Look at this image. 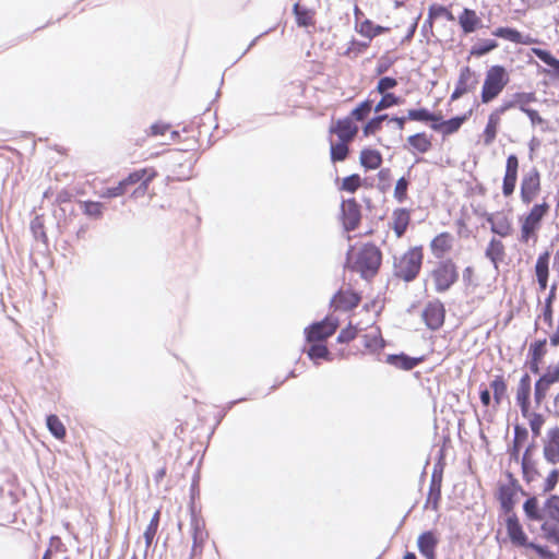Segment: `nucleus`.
I'll list each match as a JSON object with an SVG mask.
<instances>
[{
    "label": "nucleus",
    "mask_w": 559,
    "mask_h": 559,
    "mask_svg": "<svg viewBox=\"0 0 559 559\" xmlns=\"http://www.w3.org/2000/svg\"><path fill=\"white\" fill-rule=\"evenodd\" d=\"M441 17H444L448 21H454L455 20L452 11L449 8H447V7L442 5V4H438V3L431 4L428 8V14H427L426 23L429 24L430 27H432L435 21L438 20V19H441Z\"/></svg>",
    "instance_id": "obj_40"
},
{
    "label": "nucleus",
    "mask_w": 559,
    "mask_h": 559,
    "mask_svg": "<svg viewBox=\"0 0 559 559\" xmlns=\"http://www.w3.org/2000/svg\"><path fill=\"white\" fill-rule=\"evenodd\" d=\"M361 301V296L347 288L340 289L332 298L331 306L334 310L349 311L356 308Z\"/></svg>",
    "instance_id": "obj_20"
},
{
    "label": "nucleus",
    "mask_w": 559,
    "mask_h": 559,
    "mask_svg": "<svg viewBox=\"0 0 559 559\" xmlns=\"http://www.w3.org/2000/svg\"><path fill=\"white\" fill-rule=\"evenodd\" d=\"M487 222L490 224V230L495 235L506 238L512 234V223L508 217H503L502 219L495 222L492 215H489L487 217Z\"/></svg>",
    "instance_id": "obj_42"
},
{
    "label": "nucleus",
    "mask_w": 559,
    "mask_h": 559,
    "mask_svg": "<svg viewBox=\"0 0 559 559\" xmlns=\"http://www.w3.org/2000/svg\"><path fill=\"white\" fill-rule=\"evenodd\" d=\"M521 415L527 420L533 437H539L546 423V416L542 413L535 412L532 406L521 409Z\"/></svg>",
    "instance_id": "obj_33"
},
{
    "label": "nucleus",
    "mask_w": 559,
    "mask_h": 559,
    "mask_svg": "<svg viewBox=\"0 0 559 559\" xmlns=\"http://www.w3.org/2000/svg\"><path fill=\"white\" fill-rule=\"evenodd\" d=\"M474 71L469 67H463L460 70L455 88L451 94V100H456L475 88L476 80Z\"/></svg>",
    "instance_id": "obj_21"
},
{
    "label": "nucleus",
    "mask_w": 559,
    "mask_h": 559,
    "mask_svg": "<svg viewBox=\"0 0 559 559\" xmlns=\"http://www.w3.org/2000/svg\"><path fill=\"white\" fill-rule=\"evenodd\" d=\"M518 492V486L514 480L509 484L501 485L498 490V500L501 504L502 510L509 515L512 514V510L515 506V496Z\"/></svg>",
    "instance_id": "obj_29"
},
{
    "label": "nucleus",
    "mask_w": 559,
    "mask_h": 559,
    "mask_svg": "<svg viewBox=\"0 0 559 559\" xmlns=\"http://www.w3.org/2000/svg\"><path fill=\"white\" fill-rule=\"evenodd\" d=\"M454 241V236L449 231H442L436 235L429 243L432 255L437 259H441L449 254L453 250Z\"/></svg>",
    "instance_id": "obj_22"
},
{
    "label": "nucleus",
    "mask_w": 559,
    "mask_h": 559,
    "mask_svg": "<svg viewBox=\"0 0 559 559\" xmlns=\"http://www.w3.org/2000/svg\"><path fill=\"white\" fill-rule=\"evenodd\" d=\"M340 326V320L333 314L326 316L323 320L317 321L305 328L304 353L316 365L320 360L332 361V354L328 347L329 338L334 335Z\"/></svg>",
    "instance_id": "obj_1"
},
{
    "label": "nucleus",
    "mask_w": 559,
    "mask_h": 559,
    "mask_svg": "<svg viewBox=\"0 0 559 559\" xmlns=\"http://www.w3.org/2000/svg\"><path fill=\"white\" fill-rule=\"evenodd\" d=\"M408 186H409V180L406 179L405 177H401L396 181L395 187H394L393 197L397 202L403 203L404 201L407 200Z\"/></svg>",
    "instance_id": "obj_55"
},
{
    "label": "nucleus",
    "mask_w": 559,
    "mask_h": 559,
    "mask_svg": "<svg viewBox=\"0 0 559 559\" xmlns=\"http://www.w3.org/2000/svg\"><path fill=\"white\" fill-rule=\"evenodd\" d=\"M559 382V361L548 365L534 384V401L540 405L552 385Z\"/></svg>",
    "instance_id": "obj_10"
},
{
    "label": "nucleus",
    "mask_w": 559,
    "mask_h": 559,
    "mask_svg": "<svg viewBox=\"0 0 559 559\" xmlns=\"http://www.w3.org/2000/svg\"><path fill=\"white\" fill-rule=\"evenodd\" d=\"M510 82L508 70L501 64L491 66L485 73L480 91L481 104H490L499 97Z\"/></svg>",
    "instance_id": "obj_6"
},
{
    "label": "nucleus",
    "mask_w": 559,
    "mask_h": 559,
    "mask_svg": "<svg viewBox=\"0 0 559 559\" xmlns=\"http://www.w3.org/2000/svg\"><path fill=\"white\" fill-rule=\"evenodd\" d=\"M438 543L439 539L437 535L431 531L424 532L417 539L418 549L426 559H436V548Z\"/></svg>",
    "instance_id": "obj_30"
},
{
    "label": "nucleus",
    "mask_w": 559,
    "mask_h": 559,
    "mask_svg": "<svg viewBox=\"0 0 559 559\" xmlns=\"http://www.w3.org/2000/svg\"><path fill=\"white\" fill-rule=\"evenodd\" d=\"M372 100L365 99L359 103L349 114L347 118H350L352 121H364L373 110Z\"/></svg>",
    "instance_id": "obj_44"
},
{
    "label": "nucleus",
    "mask_w": 559,
    "mask_h": 559,
    "mask_svg": "<svg viewBox=\"0 0 559 559\" xmlns=\"http://www.w3.org/2000/svg\"><path fill=\"white\" fill-rule=\"evenodd\" d=\"M527 438V430L524 427L516 425L514 427V450L518 453L520 443L524 442Z\"/></svg>",
    "instance_id": "obj_64"
},
{
    "label": "nucleus",
    "mask_w": 559,
    "mask_h": 559,
    "mask_svg": "<svg viewBox=\"0 0 559 559\" xmlns=\"http://www.w3.org/2000/svg\"><path fill=\"white\" fill-rule=\"evenodd\" d=\"M342 219L346 231L355 230L361 219L360 206L355 199H348L342 203Z\"/></svg>",
    "instance_id": "obj_18"
},
{
    "label": "nucleus",
    "mask_w": 559,
    "mask_h": 559,
    "mask_svg": "<svg viewBox=\"0 0 559 559\" xmlns=\"http://www.w3.org/2000/svg\"><path fill=\"white\" fill-rule=\"evenodd\" d=\"M31 229L34 234V236L37 238V239H40L43 240L44 242L47 241V235H46V231H45V226H44V222L43 219L39 217V216H36L32 223H31Z\"/></svg>",
    "instance_id": "obj_62"
},
{
    "label": "nucleus",
    "mask_w": 559,
    "mask_h": 559,
    "mask_svg": "<svg viewBox=\"0 0 559 559\" xmlns=\"http://www.w3.org/2000/svg\"><path fill=\"white\" fill-rule=\"evenodd\" d=\"M405 118L412 121L428 122L435 118V114L426 108L409 109Z\"/></svg>",
    "instance_id": "obj_57"
},
{
    "label": "nucleus",
    "mask_w": 559,
    "mask_h": 559,
    "mask_svg": "<svg viewBox=\"0 0 559 559\" xmlns=\"http://www.w3.org/2000/svg\"><path fill=\"white\" fill-rule=\"evenodd\" d=\"M360 332V329L357 325H354L352 322L347 324L344 329L338 333L336 341L338 344H349L354 341Z\"/></svg>",
    "instance_id": "obj_52"
},
{
    "label": "nucleus",
    "mask_w": 559,
    "mask_h": 559,
    "mask_svg": "<svg viewBox=\"0 0 559 559\" xmlns=\"http://www.w3.org/2000/svg\"><path fill=\"white\" fill-rule=\"evenodd\" d=\"M298 26L308 27L316 24V12L312 9L296 3L293 8Z\"/></svg>",
    "instance_id": "obj_39"
},
{
    "label": "nucleus",
    "mask_w": 559,
    "mask_h": 559,
    "mask_svg": "<svg viewBox=\"0 0 559 559\" xmlns=\"http://www.w3.org/2000/svg\"><path fill=\"white\" fill-rule=\"evenodd\" d=\"M506 530H507L508 537L510 538L513 546L532 548L538 554L543 552V548L540 546L528 542V537H527L526 533L524 532L522 524L520 523L518 516L514 513L509 514L507 516Z\"/></svg>",
    "instance_id": "obj_11"
},
{
    "label": "nucleus",
    "mask_w": 559,
    "mask_h": 559,
    "mask_svg": "<svg viewBox=\"0 0 559 559\" xmlns=\"http://www.w3.org/2000/svg\"><path fill=\"white\" fill-rule=\"evenodd\" d=\"M501 122L502 118L490 111L486 126L480 135L481 142L485 146H490L496 141L501 127Z\"/></svg>",
    "instance_id": "obj_31"
},
{
    "label": "nucleus",
    "mask_w": 559,
    "mask_h": 559,
    "mask_svg": "<svg viewBox=\"0 0 559 559\" xmlns=\"http://www.w3.org/2000/svg\"><path fill=\"white\" fill-rule=\"evenodd\" d=\"M407 144L413 153H428L432 147L431 135L426 132L415 133L407 138Z\"/></svg>",
    "instance_id": "obj_36"
},
{
    "label": "nucleus",
    "mask_w": 559,
    "mask_h": 559,
    "mask_svg": "<svg viewBox=\"0 0 559 559\" xmlns=\"http://www.w3.org/2000/svg\"><path fill=\"white\" fill-rule=\"evenodd\" d=\"M159 521H160V509H157L154 512V514L143 534L146 547L152 546V544L156 537L157 531H158Z\"/></svg>",
    "instance_id": "obj_46"
},
{
    "label": "nucleus",
    "mask_w": 559,
    "mask_h": 559,
    "mask_svg": "<svg viewBox=\"0 0 559 559\" xmlns=\"http://www.w3.org/2000/svg\"><path fill=\"white\" fill-rule=\"evenodd\" d=\"M158 176L157 170L154 167H144L131 171L123 180L127 189L130 186L140 183V186L133 191L132 195L145 194L148 190V185Z\"/></svg>",
    "instance_id": "obj_13"
},
{
    "label": "nucleus",
    "mask_w": 559,
    "mask_h": 559,
    "mask_svg": "<svg viewBox=\"0 0 559 559\" xmlns=\"http://www.w3.org/2000/svg\"><path fill=\"white\" fill-rule=\"evenodd\" d=\"M192 546L189 559H202L204 545L209 539V533L203 522L194 519L191 523Z\"/></svg>",
    "instance_id": "obj_17"
},
{
    "label": "nucleus",
    "mask_w": 559,
    "mask_h": 559,
    "mask_svg": "<svg viewBox=\"0 0 559 559\" xmlns=\"http://www.w3.org/2000/svg\"><path fill=\"white\" fill-rule=\"evenodd\" d=\"M546 518L559 522V497L551 496L545 502Z\"/></svg>",
    "instance_id": "obj_56"
},
{
    "label": "nucleus",
    "mask_w": 559,
    "mask_h": 559,
    "mask_svg": "<svg viewBox=\"0 0 559 559\" xmlns=\"http://www.w3.org/2000/svg\"><path fill=\"white\" fill-rule=\"evenodd\" d=\"M558 481H559V471L555 468L548 473L547 477L544 480V484H543L544 492L552 491L556 488Z\"/></svg>",
    "instance_id": "obj_63"
},
{
    "label": "nucleus",
    "mask_w": 559,
    "mask_h": 559,
    "mask_svg": "<svg viewBox=\"0 0 559 559\" xmlns=\"http://www.w3.org/2000/svg\"><path fill=\"white\" fill-rule=\"evenodd\" d=\"M457 23L465 35L475 33L483 26V21L478 13L469 8H463L457 16Z\"/></svg>",
    "instance_id": "obj_23"
},
{
    "label": "nucleus",
    "mask_w": 559,
    "mask_h": 559,
    "mask_svg": "<svg viewBox=\"0 0 559 559\" xmlns=\"http://www.w3.org/2000/svg\"><path fill=\"white\" fill-rule=\"evenodd\" d=\"M520 159L515 154H509L506 159L504 174L502 177L501 192L508 199L514 192L519 180Z\"/></svg>",
    "instance_id": "obj_12"
},
{
    "label": "nucleus",
    "mask_w": 559,
    "mask_h": 559,
    "mask_svg": "<svg viewBox=\"0 0 559 559\" xmlns=\"http://www.w3.org/2000/svg\"><path fill=\"white\" fill-rule=\"evenodd\" d=\"M492 35L514 44L528 45L535 41V39L531 38L530 36H523L518 29L507 26L497 27L492 31Z\"/></svg>",
    "instance_id": "obj_34"
},
{
    "label": "nucleus",
    "mask_w": 559,
    "mask_h": 559,
    "mask_svg": "<svg viewBox=\"0 0 559 559\" xmlns=\"http://www.w3.org/2000/svg\"><path fill=\"white\" fill-rule=\"evenodd\" d=\"M549 212L550 204L544 199L542 202L532 204L527 212L518 217V240L521 245L537 243L543 223Z\"/></svg>",
    "instance_id": "obj_4"
},
{
    "label": "nucleus",
    "mask_w": 559,
    "mask_h": 559,
    "mask_svg": "<svg viewBox=\"0 0 559 559\" xmlns=\"http://www.w3.org/2000/svg\"><path fill=\"white\" fill-rule=\"evenodd\" d=\"M467 119H468V115L464 114L462 116H456L449 120L441 121L439 123H435L431 126V128L435 131L440 132L443 136H448V135L456 133Z\"/></svg>",
    "instance_id": "obj_35"
},
{
    "label": "nucleus",
    "mask_w": 559,
    "mask_h": 559,
    "mask_svg": "<svg viewBox=\"0 0 559 559\" xmlns=\"http://www.w3.org/2000/svg\"><path fill=\"white\" fill-rule=\"evenodd\" d=\"M383 162L382 154L379 150L365 147L359 153V163L365 170H376Z\"/></svg>",
    "instance_id": "obj_32"
},
{
    "label": "nucleus",
    "mask_w": 559,
    "mask_h": 559,
    "mask_svg": "<svg viewBox=\"0 0 559 559\" xmlns=\"http://www.w3.org/2000/svg\"><path fill=\"white\" fill-rule=\"evenodd\" d=\"M531 449L527 448L522 457V472L523 478L526 483H532L538 476V469L536 467V463L531 456Z\"/></svg>",
    "instance_id": "obj_41"
},
{
    "label": "nucleus",
    "mask_w": 559,
    "mask_h": 559,
    "mask_svg": "<svg viewBox=\"0 0 559 559\" xmlns=\"http://www.w3.org/2000/svg\"><path fill=\"white\" fill-rule=\"evenodd\" d=\"M532 52L547 66L552 68L555 73L559 74V60L556 59L550 51L542 48H532Z\"/></svg>",
    "instance_id": "obj_51"
},
{
    "label": "nucleus",
    "mask_w": 559,
    "mask_h": 559,
    "mask_svg": "<svg viewBox=\"0 0 559 559\" xmlns=\"http://www.w3.org/2000/svg\"><path fill=\"white\" fill-rule=\"evenodd\" d=\"M362 185L360 175L353 174L342 180L341 190L355 193Z\"/></svg>",
    "instance_id": "obj_54"
},
{
    "label": "nucleus",
    "mask_w": 559,
    "mask_h": 559,
    "mask_svg": "<svg viewBox=\"0 0 559 559\" xmlns=\"http://www.w3.org/2000/svg\"><path fill=\"white\" fill-rule=\"evenodd\" d=\"M358 133V126L350 118H341L329 128L330 159L341 163L347 159L350 153L349 145Z\"/></svg>",
    "instance_id": "obj_3"
},
{
    "label": "nucleus",
    "mask_w": 559,
    "mask_h": 559,
    "mask_svg": "<svg viewBox=\"0 0 559 559\" xmlns=\"http://www.w3.org/2000/svg\"><path fill=\"white\" fill-rule=\"evenodd\" d=\"M358 13L361 15V12H359L358 8L356 9V24L355 29L356 32L361 35L362 37L368 38L369 40L373 39L374 37L388 33L390 31L389 27H384L381 25L374 24L369 19L359 20Z\"/></svg>",
    "instance_id": "obj_26"
},
{
    "label": "nucleus",
    "mask_w": 559,
    "mask_h": 559,
    "mask_svg": "<svg viewBox=\"0 0 559 559\" xmlns=\"http://www.w3.org/2000/svg\"><path fill=\"white\" fill-rule=\"evenodd\" d=\"M543 442V456L549 464L556 465L559 463V426L549 428L542 440Z\"/></svg>",
    "instance_id": "obj_16"
},
{
    "label": "nucleus",
    "mask_w": 559,
    "mask_h": 559,
    "mask_svg": "<svg viewBox=\"0 0 559 559\" xmlns=\"http://www.w3.org/2000/svg\"><path fill=\"white\" fill-rule=\"evenodd\" d=\"M381 263L382 252L372 242H367L359 247L352 246L347 251V267L358 273L364 280H372L378 274Z\"/></svg>",
    "instance_id": "obj_2"
},
{
    "label": "nucleus",
    "mask_w": 559,
    "mask_h": 559,
    "mask_svg": "<svg viewBox=\"0 0 559 559\" xmlns=\"http://www.w3.org/2000/svg\"><path fill=\"white\" fill-rule=\"evenodd\" d=\"M399 82L392 76H382L378 80L376 85V92L378 94L392 93L391 90L397 86Z\"/></svg>",
    "instance_id": "obj_59"
},
{
    "label": "nucleus",
    "mask_w": 559,
    "mask_h": 559,
    "mask_svg": "<svg viewBox=\"0 0 559 559\" xmlns=\"http://www.w3.org/2000/svg\"><path fill=\"white\" fill-rule=\"evenodd\" d=\"M556 289L557 288L555 285L550 288L549 294H548L547 298L545 299V305H544V309H543V320L549 326H551L554 323L552 304L556 299Z\"/></svg>",
    "instance_id": "obj_49"
},
{
    "label": "nucleus",
    "mask_w": 559,
    "mask_h": 559,
    "mask_svg": "<svg viewBox=\"0 0 559 559\" xmlns=\"http://www.w3.org/2000/svg\"><path fill=\"white\" fill-rule=\"evenodd\" d=\"M423 259L424 251L421 246L409 248L395 261V275L405 282L414 281L420 272Z\"/></svg>",
    "instance_id": "obj_7"
},
{
    "label": "nucleus",
    "mask_w": 559,
    "mask_h": 559,
    "mask_svg": "<svg viewBox=\"0 0 559 559\" xmlns=\"http://www.w3.org/2000/svg\"><path fill=\"white\" fill-rule=\"evenodd\" d=\"M380 95L381 98L373 108L374 112H381L388 108L399 106L403 103V98L394 93H384Z\"/></svg>",
    "instance_id": "obj_45"
},
{
    "label": "nucleus",
    "mask_w": 559,
    "mask_h": 559,
    "mask_svg": "<svg viewBox=\"0 0 559 559\" xmlns=\"http://www.w3.org/2000/svg\"><path fill=\"white\" fill-rule=\"evenodd\" d=\"M167 133H170L171 136L176 134L175 131H171V128L169 124L164 122H156L152 124L147 131V136H165Z\"/></svg>",
    "instance_id": "obj_60"
},
{
    "label": "nucleus",
    "mask_w": 559,
    "mask_h": 559,
    "mask_svg": "<svg viewBox=\"0 0 559 559\" xmlns=\"http://www.w3.org/2000/svg\"><path fill=\"white\" fill-rule=\"evenodd\" d=\"M128 192V189L123 182V180L119 181L117 186L107 188L100 194L102 198L105 199H114L117 197H121Z\"/></svg>",
    "instance_id": "obj_61"
},
{
    "label": "nucleus",
    "mask_w": 559,
    "mask_h": 559,
    "mask_svg": "<svg viewBox=\"0 0 559 559\" xmlns=\"http://www.w3.org/2000/svg\"><path fill=\"white\" fill-rule=\"evenodd\" d=\"M508 394V382L504 374H495L488 388H483L479 392L480 403L485 408L492 407L497 411Z\"/></svg>",
    "instance_id": "obj_9"
},
{
    "label": "nucleus",
    "mask_w": 559,
    "mask_h": 559,
    "mask_svg": "<svg viewBox=\"0 0 559 559\" xmlns=\"http://www.w3.org/2000/svg\"><path fill=\"white\" fill-rule=\"evenodd\" d=\"M549 263H550V251L545 250L539 253L534 266L535 276L538 283L539 290H545L548 287L549 280Z\"/></svg>",
    "instance_id": "obj_25"
},
{
    "label": "nucleus",
    "mask_w": 559,
    "mask_h": 559,
    "mask_svg": "<svg viewBox=\"0 0 559 559\" xmlns=\"http://www.w3.org/2000/svg\"><path fill=\"white\" fill-rule=\"evenodd\" d=\"M384 121H388V124L392 126V128L397 132L399 138L402 136V132L406 123V118L396 116L389 118L386 114L374 116L368 120L362 127V134L365 136L376 135L382 129Z\"/></svg>",
    "instance_id": "obj_14"
},
{
    "label": "nucleus",
    "mask_w": 559,
    "mask_h": 559,
    "mask_svg": "<svg viewBox=\"0 0 559 559\" xmlns=\"http://www.w3.org/2000/svg\"><path fill=\"white\" fill-rule=\"evenodd\" d=\"M540 530L544 534V537L547 540H550L557 545H559V522L550 519H545L542 523Z\"/></svg>",
    "instance_id": "obj_43"
},
{
    "label": "nucleus",
    "mask_w": 559,
    "mask_h": 559,
    "mask_svg": "<svg viewBox=\"0 0 559 559\" xmlns=\"http://www.w3.org/2000/svg\"><path fill=\"white\" fill-rule=\"evenodd\" d=\"M547 338L536 340L528 347V366L530 370L537 374L542 370L545 356L547 355Z\"/></svg>",
    "instance_id": "obj_19"
},
{
    "label": "nucleus",
    "mask_w": 559,
    "mask_h": 559,
    "mask_svg": "<svg viewBox=\"0 0 559 559\" xmlns=\"http://www.w3.org/2000/svg\"><path fill=\"white\" fill-rule=\"evenodd\" d=\"M531 395L532 381L530 374L525 373L520 378L515 389V403L520 411L532 406Z\"/></svg>",
    "instance_id": "obj_28"
},
{
    "label": "nucleus",
    "mask_w": 559,
    "mask_h": 559,
    "mask_svg": "<svg viewBox=\"0 0 559 559\" xmlns=\"http://www.w3.org/2000/svg\"><path fill=\"white\" fill-rule=\"evenodd\" d=\"M411 222V212L406 209H396L392 213V229L397 238H401Z\"/></svg>",
    "instance_id": "obj_37"
},
{
    "label": "nucleus",
    "mask_w": 559,
    "mask_h": 559,
    "mask_svg": "<svg viewBox=\"0 0 559 559\" xmlns=\"http://www.w3.org/2000/svg\"><path fill=\"white\" fill-rule=\"evenodd\" d=\"M498 46L499 44L495 39H483L472 46L469 53L479 58L497 49Z\"/></svg>",
    "instance_id": "obj_48"
},
{
    "label": "nucleus",
    "mask_w": 559,
    "mask_h": 559,
    "mask_svg": "<svg viewBox=\"0 0 559 559\" xmlns=\"http://www.w3.org/2000/svg\"><path fill=\"white\" fill-rule=\"evenodd\" d=\"M47 428L50 433L58 440H63L67 436L66 426L57 415H49L46 419Z\"/></svg>",
    "instance_id": "obj_47"
},
{
    "label": "nucleus",
    "mask_w": 559,
    "mask_h": 559,
    "mask_svg": "<svg viewBox=\"0 0 559 559\" xmlns=\"http://www.w3.org/2000/svg\"><path fill=\"white\" fill-rule=\"evenodd\" d=\"M542 190V173L537 167L533 166L522 174L519 195L523 205L528 206L536 203Z\"/></svg>",
    "instance_id": "obj_8"
},
{
    "label": "nucleus",
    "mask_w": 559,
    "mask_h": 559,
    "mask_svg": "<svg viewBox=\"0 0 559 559\" xmlns=\"http://www.w3.org/2000/svg\"><path fill=\"white\" fill-rule=\"evenodd\" d=\"M81 209L83 213L92 218H99L103 215L104 205L95 201H81Z\"/></svg>",
    "instance_id": "obj_53"
},
{
    "label": "nucleus",
    "mask_w": 559,
    "mask_h": 559,
    "mask_svg": "<svg viewBox=\"0 0 559 559\" xmlns=\"http://www.w3.org/2000/svg\"><path fill=\"white\" fill-rule=\"evenodd\" d=\"M485 257L490 261L493 267L498 270L507 257V249L503 241L496 237L490 238L485 249Z\"/></svg>",
    "instance_id": "obj_24"
},
{
    "label": "nucleus",
    "mask_w": 559,
    "mask_h": 559,
    "mask_svg": "<svg viewBox=\"0 0 559 559\" xmlns=\"http://www.w3.org/2000/svg\"><path fill=\"white\" fill-rule=\"evenodd\" d=\"M523 510L528 520H531V521L543 520V516L539 511L538 500L536 497L528 498L523 504Z\"/></svg>",
    "instance_id": "obj_50"
},
{
    "label": "nucleus",
    "mask_w": 559,
    "mask_h": 559,
    "mask_svg": "<svg viewBox=\"0 0 559 559\" xmlns=\"http://www.w3.org/2000/svg\"><path fill=\"white\" fill-rule=\"evenodd\" d=\"M459 267L448 258L438 261L427 274V282L431 284L435 293L444 294L459 282Z\"/></svg>",
    "instance_id": "obj_5"
},
{
    "label": "nucleus",
    "mask_w": 559,
    "mask_h": 559,
    "mask_svg": "<svg viewBox=\"0 0 559 559\" xmlns=\"http://www.w3.org/2000/svg\"><path fill=\"white\" fill-rule=\"evenodd\" d=\"M361 342L364 344V349L358 350L360 354L366 353H379L385 346V341L382 337L381 331L378 326L360 335Z\"/></svg>",
    "instance_id": "obj_27"
},
{
    "label": "nucleus",
    "mask_w": 559,
    "mask_h": 559,
    "mask_svg": "<svg viewBox=\"0 0 559 559\" xmlns=\"http://www.w3.org/2000/svg\"><path fill=\"white\" fill-rule=\"evenodd\" d=\"M421 318L430 330L440 329L445 319V308L442 301L439 299H433L426 304Z\"/></svg>",
    "instance_id": "obj_15"
},
{
    "label": "nucleus",
    "mask_w": 559,
    "mask_h": 559,
    "mask_svg": "<svg viewBox=\"0 0 559 559\" xmlns=\"http://www.w3.org/2000/svg\"><path fill=\"white\" fill-rule=\"evenodd\" d=\"M424 358H415L409 357L405 354H399V355H389L386 358V361L394 366L395 368L402 369V370H412L416 366H418L420 362H423Z\"/></svg>",
    "instance_id": "obj_38"
},
{
    "label": "nucleus",
    "mask_w": 559,
    "mask_h": 559,
    "mask_svg": "<svg viewBox=\"0 0 559 559\" xmlns=\"http://www.w3.org/2000/svg\"><path fill=\"white\" fill-rule=\"evenodd\" d=\"M514 100L516 104V108H519L521 111L525 112L530 108L527 107L531 103L536 102V96L534 93H516L514 94Z\"/></svg>",
    "instance_id": "obj_58"
}]
</instances>
